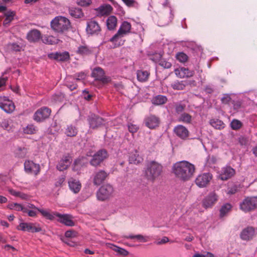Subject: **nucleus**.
Masks as SVG:
<instances>
[{"instance_id": "obj_24", "label": "nucleus", "mask_w": 257, "mask_h": 257, "mask_svg": "<svg viewBox=\"0 0 257 257\" xmlns=\"http://www.w3.org/2000/svg\"><path fill=\"white\" fill-rule=\"evenodd\" d=\"M76 53L82 56H89L93 53V49L86 44L80 45L78 47Z\"/></svg>"}, {"instance_id": "obj_55", "label": "nucleus", "mask_w": 257, "mask_h": 257, "mask_svg": "<svg viewBox=\"0 0 257 257\" xmlns=\"http://www.w3.org/2000/svg\"><path fill=\"white\" fill-rule=\"evenodd\" d=\"M122 1L128 7H135L138 3L135 0H122Z\"/></svg>"}, {"instance_id": "obj_16", "label": "nucleus", "mask_w": 257, "mask_h": 257, "mask_svg": "<svg viewBox=\"0 0 257 257\" xmlns=\"http://www.w3.org/2000/svg\"><path fill=\"white\" fill-rule=\"evenodd\" d=\"M0 108L7 113H11L15 107L12 101L5 96H0Z\"/></svg>"}, {"instance_id": "obj_37", "label": "nucleus", "mask_w": 257, "mask_h": 257, "mask_svg": "<svg viewBox=\"0 0 257 257\" xmlns=\"http://www.w3.org/2000/svg\"><path fill=\"white\" fill-rule=\"evenodd\" d=\"M178 121L187 124L191 123L192 121V116L186 112L182 113L178 117Z\"/></svg>"}, {"instance_id": "obj_49", "label": "nucleus", "mask_w": 257, "mask_h": 257, "mask_svg": "<svg viewBox=\"0 0 257 257\" xmlns=\"http://www.w3.org/2000/svg\"><path fill=\"white\" fill-rule=\"evenodd\" d=\"M112 10V7L109 5H106L100 8V10L102 15H108Z\"/></svg>"}, {"instance_id": "obj_58", "label": "nucleus", "mask_w": 257, "mask_h": 257, "mask_svg": "<svg viewBox=\"0 0 257 257\" xmlns=\"http://www.w3.org/2000/svg\"><path fill=\"white\" fill-rule=\"evenodd\" d=\"M18 151V154L21 158L25 157L27 153V149L25 148H20Z\"/></svg>"}, {"instance_id": "obj_7", "label": "nucleus", "mask_w": 257, "mask_h": 257, "mask_svg": "<svg viewBox=\"0 0 257 257\" xmlns=\"http://www.w3.org/2000/svg\"><path fill=\"white\" fill-rule=\"evenodd\" d=\"M218 195L215 191L210 192L202 200V206L206 208H212L218 201Z\"/></svg>"}, {"instance_id": "obj_18", "label": "nucleus", "mask_w": 257, "mask_h": 257, "mask_svg": "<svg viewBox=\"0 0 257 257\" xmlns=\"http://www.w3.org/2000/svg\"><path fill=\"white\" fill-rule=\"evenodd\" d=\"M144 122L148 128L154 129L159 125L160 119L155 115L150 114L145 117Z\"/></svg>"}, {"instance_id": "obj_48", "label": "nucleus", "mask_w": 257, "mask_h": 257, "mask_svg": "<svg viewBox=\"0 0 257 257\" xmlns=\"http://www.w3.org/2000/svg\"><path fill=\"white\" fill-rule=\"evenodd\" d=\"M242 126V123L240 121L234 119L230 123V126L233 130H237Z\"/></svg>"}, {"instance_id": "obj_10", "label": "nucleus", "mask_w": 257, "mask_h": 257, "mask_svg": "<svg viewBox=\"0 0 257 257\" xmlns=\"http://www.w3.org/2000/svg\"><path fill=\"white\" fill-rule=\"evenodd\" d=\"M91 75L96 80L99 81L103 84L107 83L110 81V77L105 75L104 70L100 67L94 68L92 72Z\"/></svg>"}, {"instance_id": "obj_59", "label": "nucleus", "mask_w": 257, "mask_h": 257, "mask_svg": "<svg viewBox=\"0 0 257 257\" xmlns=\"http://www.w3.org/2000/svg\"><path fill=\"white\" fill-rule=\"evenodd\" d=\"M138 127L135 124L130 123L128 125V131L132 134L136 133L138 131Z\"/></svg>"}, {"instance_id": "obj_63", "label": "nucleus", "mask_w": 257, "mask_h": 257, "mask_svg": "<svg viewBox=\"0 0 257 257\" xmlns=\"http://www.w3.org/2000/svg\"><path fill=\"white\" fill-rule=\"evenodd\" d=\"M0 126L4 129L7 130L9 126V120L4 119L0 122Z\"/></svg>"}, {"instance_id": "obj_42", "label": "nucleus", "mask_w": 257, "mask_h": 257, "mask_svg": "<svg viewBox=\"0 0 257 257\" xmlns=\"http://www.w3.org/2000/svg\"><path fill=\"white\" fill-rule=\"evenodd\" d=\"M65 133L68 137H75L77 134V130L75 126L72 125H68Z\"/></svg>"}, {"instance_id": "obj_30", "label": "nucleus", "mask_w": 257, "mask_h": 257, "mask_svg": "<svg viewBox=\"0 0 257 257\" xmlns=\"http://www.w3.org/2000/svg\"><path fill=\"white\" fill-rule=\"evenodd\" d=\"M69 14L73 18L76 19L81 18L84 16L82 10L76 8H70L69 9Z\"/></svg>"}, {"instance_id": "obj_36", "label": "nucleus", "mask_w": 257, "mask_h": 257, "mask_svg": "<svg viewBox=\"0 0 257 257\" xmlns=\"http://www.w3.org/2000/svg\"><path fill=\"white\" fill-rule=\"evenodd\" d=\"M150 73L147 71L139 70L137 72V78L140 82H145L149 78Z\"/></svg>"}, {"instance_id": "obj_39", "label": "nucleus", "mask_w": 257, "mask_h": 257, "mask_svg": "<svg viewBox=\"0 0 257 257\" xmlns=\"http://www.w3.org/2000/svg\"><path fill=\"white\" fill-rule=\"evenodd\" d=\"M143 158L140 157L136 152L135 154L131 155L129 158V162L131 164H139L143 161Z\"/></svg>"}, {"instance_id": "obj_27", "label": "nucleus", "mask_w": 257, "mask_h": 257, "mask_svg": "<svg viewBox=\"0 0 257 257\" xmlns=\"http://www.w3.org/2000/svg\"><path fill=\"white\" fill-rule=\"evenodd\" d=\"M124 36L121 34H118L117 32L110 39L109 41L112 42L114 45V47H117L123 44L124 41L122 40V38Z\"/></svg>"}, {"instance_id": "obj_46", "label": "nucleus", "mask_w": 257, "mask_h": 257, "mask_svg": "<svg viewBox=\"0 0 257 257\" xmlns=\"http://www.w3.org/2000/svg\"><path fill=\"white\" fill-rule=\"evenodd\" d=\"M185 86L186 85L184 83L183 81H177L171 84V87L173 89L178 90H183Z\"/></svg>"}, {"instance_id": "obj_6", "label": "nucleus", "mask_w": 257, "mask_h": 257, "mask_svg": "<svg viewBox=\"0 0 257 257\" xmlns=\"http://www.w3.org/2000/svg\"><path fill=\"white\" fill-rule=\"evenodd\" d=\"M113 191V189L111 185L109 184L103 185L97 192V198L99 200L104 201L109 198Z\"/></svg>"}, {"instance_id": "obj_12", "label": "nucleus", "mask_w": 257, "mask_h": 257, "mask_svg": "<svg viewBox=\"0 0 257 257\" xmlns=\"http://www.w3.org/2000/svg\"><path fill=\"white\" fill-rule=\"evenodd\" d=\"M108 174L104 170H100L93 174V183L95 186L102 184L108 177Z\"/></svg>"}, {"instance_id": "obj_51", "label": "nucleus", "mask_w": 257, "mask_h": 257, "mask_svg": "<svg viewBox=\"0 0 257 257\" xmlns=\"http://www.w3.org/2000/svg\"><path fill=\"white\" fill-rule=\"evenodd\" d=\"M8 47L9 49L16 52L20 51L22 49L21 46L16 43L9 44Z\"/></svg>"}, {"instance_id": "obj_23", "label": "nucleus", "mask_w": 257, "mask_h": 257, "mask_svg": "<svg viewBox=\"0 0 257 257\" xmlns=\"http://www.w3.org/2000/svg\"><path fill=\"white\" fill-rule=\"evenodd\" d=\"M235 174V170L230 167H225L222 168L219 174V178L222 180H227L233 176Z\"/></svg>"}, {"instance_id": "obj_14", "label": "nucleus", "mask_w": 257, "mask_h": 257, "mask_svg": "<svg viewBox=\"0 0 257 257\" xmlns=\"http://www.w3.org/2000/svg\"><path fill=\"white\" fill-rule=\"evenodd\" d=\"M24 169L28 174H34L35 175H37L40 171V165L29 160L25 161Z\"/></svg>"}, {"instance_id": "obj_8", "label": "nucleus", "mask_w": 257, "mask_h": 257, "mask_svg": "<svg viewBox=\"0 0 257 257\" xmlns=\"http://www.w3.org/2000/svg\"><path fill=\"white\" fill-rule=\"evenodd\" d=\"M101 31L100 26L98 23L94 20H90L87 23L86 32L91 36H97Z\"/></svg>"}, {"instance_id": "obj_33", "label": "nucleus", "mask_w": 257, "mask_h": 257, "mask_svg": "<svg viewBox=\"0 0 257 257\" xmlns=\"http://www.w3.org/2000/svg\"><path fill=\"white\" fill-rule=\"evenodd\" d=\"M231 208L232 205L230 203H225L223 205L219 210L220 217L222 218L226 215V214L231 211Z\"/></svg>"}, {"instance_id": "obj_29", "label": "nucleus", "mask_w": 257, "mask_h": 257, "mask_svg": "<svg viewBox=\"0 0 257 257\" xmlns=\"http://www.w3.org/2000/svg\"><path fill=\"white\" fill-rule=\"evenodd\" d=\"M131 27L132 26L130 23L124 21L120 25L117 32L119 34H121L125 36L130 32Z\"/></svg>"}, {"instance_id": "obj_1", "label": "nucleus", "mask_w": 257, "mask_h": 257, "mask_svg": "<svg viewBox=\"0 0 257 257\" xmlns=\"http://www.w3.org/2000/svg\"><path fill=\"white\" fill-rule=\"evenodd\" d=\"M195 170L194 165L186 161L177 162L173 167V172L175 176L183 181L190 180L193 177Z\"/></svg>"}, {"instance_id": "obj_44", "label": "nucleus", "mask_w": 257, "mask_h": 257, "mask_svg": "<svg viewBox=\"0 0 257 257\" xmlns=\"http://www.w3.org/2000/svg\"><path fill=\"white\" fill-rule=\"evenodd\" d=\"M176 58L180 62L184 63L188 61L189 57L184 52H178L176 55Z\"/></svg>"}, {"instance_id": "obj_53", "label": "nucleus", "mask_w": 257, "mask_h": 257, "mask_svg": "<svg viewBox=\"0 0 257 257\" xmlns=\"http://www.w3.org/2000/svg\"><path fill=\"white\" fill-rule=\"evenodd\" d=\"M64 95L62 93L55 94L52 96V99L54 102H59L63 101Z\"/></svg>"}, {"instance_id": "obj_15", "label": "nucleus", "mask_w": 257, "mask_h": 257, "mask_svg": "<svg viewBox=\"0 0 257 257\" xmlns=\"http://www.w3.org/2000/svg\"><path fill=\"white\" fill-rule=\"evenodd\" d=\"M173 132L176 136L182 140H186L189 137V131L185 126L181 124L175 126Z\"/></svg>"}, {"instance_id": "obj_52", "label": "nucleus", "mask_w": 257, "mask_h": 257, "mask_svg": "<svg viewBox=\"0 0 257 257\" xmlns=\"http://www.w3.org/2000/svg\"><path fill=\"white\" fill-rule=\"evenodd\" d=\"M221 102L224 104H229L230 103H232V100L229 94H224L221 99Z\"/></svg>"}, {"instance_id": "obj_32", "label": "nucleus", "mask_w": 257, "mask_h": 257, "mask_svg": "<svg viewBox=\"0 0 257 257\" xmlns=\"http://www.w3.org/2000/svg\"><path fill=\"white\" fill-rule=\"evenodd\" d=\"M42 41L45 44L53 45L58 43L59 40L52 36L44 35L41 37Z\"/></svg>"}, {"instance_id": "obj_31", "label": "nucleus", "mask_w": 257, "mask_h": 257, "mask_svg": "<svg viewBox=\"0 0 257 257\" xmlns=\"http://www.w3.org/2000/svg\"><path fill=\"white\" fill-rule=\"evenodd\" d=\"M167 101V98L162 95H158L154 97L152 100V103L157 105L164 104L166 103Z\"/></svg>"}, {"instance_id": "obj_21", "label": "nucleus", "mask_w": 257, "mask_h": 257, "mask_svg": "<svg viewBox=\"0 0 257 257\" xmlns=\"http://www.w3.org/2000/svg\"><path fill=\"white\" fill-rule=\"evenodd\" d=\"M56 217H58V221L68 226H73L75 224L72 220V215L68 214H61L58 212L54 213Z\"/></svg>"}, {"instance_id": "obj_62", "label": "nucleus", "mask_w": 257, "mask_h": 257, "mask_svg": "<svg viewBox=\"0 0 257 257\" xmlns=\"http://www.w3.org/2000/svg\"><path fill=\"white\" fill-rule=\"evenodd\" d=\"M65 235L66 237L68 238L74 237L76 236V232L72 230H67L65 232Z\"/></svg>"}, {"instance_id": "obj_19", "label": "nucleus", "mask_w": 257, "mask_h": 257, "mask_svg": "<svg viewBox=\"0 0 257 257\" xmlns=\"http://www.w3.org/2000/svg\"><path fill=\"white\" fill-rule=\"evenodd\" d=\"M72 161V158L69 155L63 156L56 166L57 169L60 171L67 170L71 165Z\"/></svg>"}, {"instance_id": "obj_47", "label": "nucleus", "mask_w": 257, "mask_h": 257, "mask_svg": "<svg viewBox=\"0 0 257 257\" xmlns=\"http://www.w3.org/2000/svg\"><path fill=\"white\" fill-rule=\"evenodd\" d=\"M7 208L11 210L23 211L24 207L20 204L17 203H10L7 206Z\"/></svg>"}, {"instance_id": "obj_17", "label": "nucleus", "mask_w": 257, "mask_h": 257, "mask_svg": "<svg viewBox=\"0 0 257 257\" xmlns=\"http://www.w3.org/2000/svg\"><path fill=\"white\" fill-rule=\"evenodd\" d=\"M255 228L251 226H248L241 231L240 237L243 240L249 241L252 239L255 236Z\"/></svg>"}, {"instance_id": "obj_3", "label": "nucleus", "mask_w": 257, "mask_h": 257, "mask_svg": "<svg viewBox=\"0 0 257 257\" xmlns=\"http://www.w3.org/2000/svg\"><path fill=\"white\" fill-rule=\"evenodd\" d=\"M52 29L58 33H63L67 31L70 27L69 20L65 17L58 16L51 22Z\"/></svg>"}, {"instance_id": "obj_54", "label": "nucleus", "mask_w": 257, "mask_h": 257, "mask_svg": "<svg viewBox=\"0 0 257 257\" xmlns=\"http://www.w3.org/2000/svg\"><path fill=\"white\" fill-rule=\"evenodd\" d=\"M91 0H78L76 2V4L81 7H87L91 4Z\"/></svg>"}, {"instance_id": "obj_5", "label": "nucleus", "mask_w": 257, "mask_h": 257, "mask_svg": "<svg viewBox=\"0 0 257 257\" xmlns=\"http://www.w3.org/2000/svg\"><path fill=\"white\" fill-rule=\"evenodd\" d=\"M51 112V110L48 107L46 106L42 107L34 113L33 119L38 122L43 121L49 117Z\"/></svg>"}, {"instance_id": "obj_2", "label": "nucleus", "mask_w": 257, "mask_h": 257, "mask_svg": "<svg viewBox=\"0 0 257 257\" xmlns=\"http://www.w3.org/2000/svg\"><path fill=\"white\" fill-rule=\"evenodd\" d=\"M163 167L161 164L155 161L149 162L145 171V176L147 179L154 182L162 173Z\"/></svg>"}, {"instance_id": "obj_60", "label": "nucleus", "mask_w": 257, "mask_h": 257, "mask_svg": "<svg viewBox=\"0 0 257 257\" xmlns=\"http://www.w3.org/2000/svg\"><path fill=\"white\" fill-rule=\"evenodd\" d=\"M232 104H233V109L235 110H238L239 109H240L242 104L241 101L239 100L236 101L233 100Z\"/></svg>"}, {"instance_id": "obj_64", "label": "nucleus", "mask_w": 257, "mask_h": 257, "mask_svg": "<svg viewBox=\"0 0 257 257\" xmlns=\"http://www.w3.org/2000/svg\"><path fill=\"white\" fill-rule=\"evenodd\" d=\"M77 80H83L85 78L86 74L84 72H80L75 74Z\"/></svg>"}, {"instance_id": "obj_56", "label": "nucleus", "mask_w": 257, "mask_h": 257, "mask_svg": "<svg viewBox=\"0 0 257 257\" xmlns=\"http://www.w3.org/2000/svg\"><path fill=\"white\" fill-rule=\"evenodd\" d=\"M186 107V105L185 104H175V110L177 113H180L182 112Z\"/></svg>"}, {"instance_id": "obj_43", "label": "nucleus", "mask_w": 257, "mask_h": 257, "mask_svg": "<svg viewBox=\"0 0 257 257\" xmlns=\"http://www.w3.org/2000/svg\"><path fill=\"white\" fill-rule=\"evenodd\" d=\"M129 239L136 238L141 242H146L149 241V237L146 236H143L141 234H138L136 235H130L126 237Z\"/></svg>"}, {"instance_id": "obj_61", "label": "nucleus", "mask_w": 257, "mask_h": 257, "mask_svg": "<svg viewBox=\"0 0 257 257\" xmlns=\"http://www.w3.org/2000/svg\"><path fill=\"white\" fill-rule=\"evenodd\" d=\"M159 64L161 66L167 69L170 68L172 66L171 63L165 60H161Z\"/></svg>"}, {"instance_id": "obj_4", "label": "nucleus", "mask_w": 257, "mask_h": 257, "mask_svg": "<svg viewBox=\"0 0 257 257\" xmlns=\"http://www.w3.org/2000/svg\"><path fill=\"white\" fill-rule=\"evenodd\" d=\"M257 207V198L246 197L240 204V209L244 212L253 210Z\"/></svg>"}, {"instance_id": "obj_41", "label": "nucleus", "mask_w": 257, "mask_h": 257, "mask_svg": "<svg viewBox=\"0 0 257 257\" xmlns=\"http://www.w3.org/2000/svg\"><path fill=\"white\" fill-rule=\"evenodd\" d=\"M210 124L216 129L220 130L224 128V123L218 119H212L210 120Z\"/></svg>"}, {"instance_id": "obj_11", "label": "nucleus", "mask_w": 257, "mask_h": 257, "mask_svg": "<svg viewBox=\"0 0 257 257\" xmlns=\"http://www.w3.org/2000/svg\"><path fill=\"white\" fill-rule=\"evenodd\" d=\"M107 157V152L105 150H100L95 153L90 161V164L94 167L99 166Z\"/></svg>"}, {"instance_id": "obj_50", "label": "nucleus", "mask_w": 257, "mask_h": 257, "mask_svg": "<svg viewBox=\"0 0 257 257\" xmlns=\"http://www.w3.org/2000/svg\"><path fill=\"white\" fill-rule=\"evenodd\" d=\"M65 176L64 175H62L59 177L56 181L55 183V186L57 188H60L62 187L63 183L65 180Z\"/></svg>"}, {"instance_id": "obj_34", "label": "nucleus", "mask_w": 257, "mask_h": 257, "mask_svg": "<svg viewBox=\"0 0 257 257\" xmlns=\"http://www.w3.org/2000/svg\"><path fill=\"white\" fill-rule=\"evenodd\" d=\"M110 248L119 255L125 256L129 254L127 250L115 245L112 244Z\"/></svg>"}, {"instance_id": "obj_25", "label": "nucleus", "mask_w": 257, "mask_h": 257, "mask_svg": "<svg viewBox=\"0 0 257 257\" xmlns=\"http://www.w3.org/2000/svg\"><path fill=\"white\" fill-rule=\"evenodd\" d=\"M41 33L37 29H33L29 31L27 35L28 40L31 42H38L41 38Z\"/></svg>"}, {"instance_id": "obj_9", "label": "nucleus", "mask_w": 257, "mask_h": 257, "mask_svg": "<svg viewBox=\"0 0 257 257\" xmlns=\"http://www.w3.org/2000/svg\"><path fill=\"white\" fill-rule=\"evenodd\" d=\"M19 230L28 231L32 233L40 232L42 228L40 225L37 223H21L18 227Z\"/></svg>"}, {"instance_id": "obj_22", "label": "nucleus", "mask_w": 257, "mask_h": 257, "mask_svg": "<svg viewBox=\"0 0 257 257\" xmlns=\"http://www.w3.org/2000/svg\"><path fill=\"white\" fill-rule=\"evenodd\" d=\"M175 73L178 77L184 78L191 77L195 73L193 70H190L188 68L181 67L175 69Z\"/></svg>"}, {"instance_id": "obj_57", "label": "nucleus", "mask_w": 257, "mask_h": 257, "mask_svg": "<svg viewBox=\"0 0 257 257\" xmlns=\"http://www.w3.org/2000/svg\"><path fill=\"white\" fill-rule=\"evenodd\" d=\"M24 213H28V215L30 217H35L37 216V212L34 210H31L28 209L27 208L24 207L23 211Z\"/></svg>"}, {"instance_id": "obj_45", "label": "nucleus", "mask_w": 257, "mask_h": 257, "mask_svg": "<svg viewBox=\"0 0 257 257\" xmlns=\"http://www.w3.org/2000/svg\"><path fill=\"white\" fill-rule=\"evenodd\" d=\"M37 132V128L33 124L28 125L24 128V132L26 134H34Z\"/></svg>"}, {"instance_id": "obj_28", "label": "nucleus", "mask_w": 257, "mask_h": 257, "mask_svg": "<svg viewBox=\"0 0 257 257\" xmlns=\"http://www.w3.org/2000/svg\"><path fill=\"white\" fill-rule=\"evenodd\" d=\"M68 184L70 189L74 193L79 192L81 187V185L79 181L73 178H71L69 180Z\"/></svg>"}, {"instance_id": "obj_26", "label": "nucleus", "mask_w": 257, "mask_h": 257, "mask_svg": "<svg viewBox=\"0 0 257 257\" xmlns=\"http://www.w3.org/2000/svg\"><path fill=\"white\" fill-rule=\"evenodd\" d=\"M49 58L59 61H65L69 59V54L67 52L63 53H51L48 55Z\"/></svg>"}, {"instance_id": "obj_13", "label": "nucleus", "mask_w": 257, "mask_h": 257, "mask_svg": "<svg viewBox=\"0 0 257 257\" xmlns=\"http://www.w3.org/2000/svg\"><path fill=\"white\" fill-rule=\"evenodd\" d=\"M212 178V175L210 173H203L197 176L195 180V183L200 188L205 187Z\"/></svg>"}, {"instance_id": "obj_35", "label": "nucleus", "mask_w": 257, "mask_h": 257, "mask_svg": "<svg viewBox=\"0 0 257 257\" xmlns=\"http://www.w3.org/2000/svg\"><path fill=\"white\" fill-rule=\"evenodd\" d=\"M106 25L109 30L114 29L117 25L116 18L113 16L109 17L106 21Z\"/></svg>"}, {"instance_id": "obj_20", "label": "nucleus", "mask_w": 257, "mask_h": 257, "mask_svg": "<svg viewBox=\"0 0 257 257\" xmlns=\"http://www.w3.org/2000/svg\"><path fill=\"white\" fill-rule=\"evenodd\" d=\"M88 121L90 127L92 129L97 128L104 124V119L95 114H92L89 116Z\"/></svg>"}, {"instance_id": "obj_40", "label": "nucleus", "mask_w": 257, "mask_h": 257, "mask_svg": "<svg viewBox=\"0 0 257 257\" xmlns=\"http://www.w3.org/2000/svg\"><path fill=\"white\" fill-rule=\"evenodd\" d=\"M38 211L40 213H41V214H42V215L43 217H45L46 218H47L48 219L51 220H54L55 218V216H56L54 214V212H53L51 213L48 210L42 209H38Z\"/></svg>"}, {"instance_id": "obj_38", "label": "nucleus", "mask_w": 257, "mask_h": 257, "mask_svg": "<svg viewBox=\"0 0 257 257\" xmlns=\"http://www.w3.org/2000/svg\"><path fill=\"white\" fill-rule=\"evenodd\" d=\"M15 14V13L12 11H8L5 13V19L3 22V24L5 26H7L9 25L10 23L13 20Z\"/></svg>"}]
</instances>
